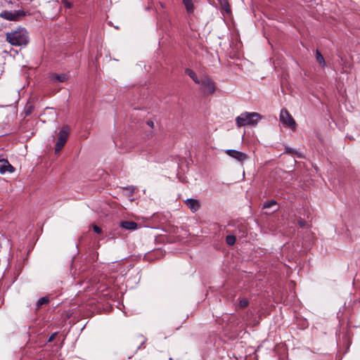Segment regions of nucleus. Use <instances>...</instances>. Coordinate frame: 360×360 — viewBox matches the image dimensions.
Wrapping results in <instances>:
<instances>
[{"label": "nucleus", "mask_w": 360, "mask_h": 360, "mask_svg": "<svg viewBox=\"0 0 360 360\" xmlns=\"http://www.w3.org/2000/svg\"><path fill=\"white\" fill-rule=\"evenodd\" d=\"M6 39L13 46L27 45L29 41L28 33L24 28L6 33Z\"/></svg>", "instance_id": "f257e3e1"}, {"label": "nucleus", "mask_w": 360, "mask_h": 360, "mask_svg": "<svg viewBox=\"0 0 360 360\" xmlns=\"http://www.w3.org/2000/svg\"><path fill=\"white\" fill-rule=\"evenodd\" d=\"M261 118L262 115L257 112H245L236 118V122L239 127L245 125H256Z\"/></svg>", "instance_id": "f03ea898"}, {"label": "nucleus", "mask_w": 360, "mask_h": 360, "mask_svg": "<svg viewBox=\"0 0 360 360\" xmlns=\"http://www.w3.org/2000/svg\"><path fill=\"white\" fill-rule=\"evenodd\" d=\"M199 84H200L201 91L205 95L213 94L217 89V84L208 75H202L200 77Z\"/></svg>", "instance_id": "7ed1b4c3"}, {"label": "nucleus", "mask_w": 360, "mask_h": 360, "mask_svg": "<svg viewBox=\"0 0 360 360\" xmlns=\"http://www.w3.org/2000/svg\"><path fill=\"white\" fill-rule=\"evenodd\" d=\"M70 132V127L68 125H64L58 134V141L55 146V153H58L65 145Z\"/></svg>", "instance_id": "20e7f679"}, {"label": "nucleus", "mask_w": 360, "mask_h": 360, "mask_svg": "<svg viewBox=\"0 0 360 360\" xmlns=\"http://www.w3.org/2000/svg\"><path fill=\"white\" fill-rule=\"evenodd\" d=\"M26 15V12L23 10L8 11L2 10L0 11V17L9 21H19Z\"/></svg>", "instance_id": "39448f33"}, {"label": "nucleus", "mask_w": 360, "mask_h": 360, "mask_svg": "<svg viewBox=\"0 0 360 360\" xmlns=\"http://www.w3.org/2000/svg\"><path fill=\"white\" fill-rule=\"evenodd\" d=\"M280 120L285 126L292 130L296 128V122L286 109H282L280 114Z\"/></svg>", "instance_id": "423d86ee"}, {"label": "nucleus", "mask_w": 360, "mask_h": 360, "mask_svg": "<svg viewBox=\"0 0 360 360\" xmlns=\"http://www.w3.org/2000/svg\"><path fill=\"white\" fill-rule=\"evenodd\" d=\"M230 157L236 159L240 162H243L246 160H248V156L246 153H244L243 152L236 150H227L225 152Z\"/></svg>", "instance_id": "0eeeda50"}, {"label": "nucleus", "mask_w": 360, "mask_h": 360, "mask_svg": "<svg viewBox=\"0 0 360 360\" xmlns=\"http://www.w3.org/2000/svg\"><path fill=\"white\" fill-rule=\"evenodd\" d=\"M186 205L193 212H197L200 207L199 200L196 199L189 198L185 201Z\"/></svg>", "instance_id": "6e6552de"}, {"label": "nucleus", "mask_w": 360, "mask_h": 360, "mask_svg": "<svg viewBox=\"0 0 360 360\" xmlns=\"http://www.w3.org/2000/svg\"><path fill=\"white\" fill-rule=\"evenodd\" d=\"M120 226L125 230L134 231L138 228V224L133 221H121Z\"/></svg>", "instance_id": "1a4fd4ad"}, {"label": "nucleus", "mask_w": 360, "mask_h": 360, "mask_svg": "<svg viewBox=\"0 0 360 360\" xmlns=\"http://www.w3.org/2000/svg\"><path fill=\"white\" fill-rule=\"evenodd\" d=\"M14 170L13 167L9 163L7 160H0V172L5 173L6 172H12Z\"/></svg>", "instance_id": "9d476101"}, {"label": "nucleus", "mask_w": 360, "mask_h": 360, "mask_svg": "<svg viewBox=\"0 0 360 360\" xmlns=\"http://www.w3.org/2000/svg\"><path fill=\"white\" fill-rule=\"evenodd\" d=\"M185 74L189 76L195 84H200V79L198 77L196 73L193 70L186 68L185 70Z\"/></svg>", "instance_id": "9b49d317"}, {"label": "nucleus", "mask_w": 360, "mask_h": 360, "mask_svg": "<svg viewBox=\"0 0 360 360\" xmlns=\"http://www.w3.org/2000/svg\"><path fill=\"white\" fill-rule=\"evenodd\" d=\"M51 78L52 79H54V80L57 81V82H63L67 80L68 76L65 74L58 75V74H54L53 73V74H52L51 75Z\"/></svg>", "instance_id": "f8f14e48"}, {"label": "nucleus", "mask_w": 360, "mask_h": 360, "mask_svg": "<svg viewBox=\"0 0 360 360\" xmlns=\"http://www.w3.org/2000/svg\"><path fill=\"white\" fill-rule=\"evenodd\" d=\"M49 299L47 297H42L37 302L36 310L39 309L42 306L49 304Z\"/></svg>", "instance_id": "ddd939ff"}, {"label": "nucleus", "mask_w": 360, "mask_h": 360, "mask_svg": "<svg viewBox=\"0 0 360 360\" xmlns=\"http://www.w3.org/2000/svg\"><path fill=\"white\" fill-rule=\"evenodd\" d=\"M188 13H193L194 7L192 0H182Z\"/></svg>", "instance_id": "4468645a"}, {"label": "nucleus", "mask_w": 360, "mask_h": 360, "mask_svg": "<svg viewBox=\"0 0 360 360\" xmlns=\"http://www.w3.org/2000/svg\"><path fill=\"white\" fill-rule=\"evenodd\" d=\"M316 59L323 68L326 65L325 59L319 50L316 51Z\"/></svg>", "instance_id": "2eb2a0df"}, {"label": "nucleus", "mask_w": 360, "mask_h": 360, "mask_svg": "<svg viewBox=\"0 0 360 360\" xmlns=\"http://www.w3.org/2000/svg\"><path fill=\"white\" fill-rule=\"evenodd\" d=\"M249 304V301L246 298H240V302L237 306V309H244Z\"/></svg>", "instance_id": "dca6fc26"}, {"label": "nucleus", "mask_w": 360, "mask_h": 360, "mask_svg": "<svg viewBox=\"0 0 360 360\" xmlns=\"http://www.w3.org/2000/svg\"><path fill=\"white\" fill-rule=\"evenodd\" d=\"M236 238L233 235H229L226 237V242L229 245H233L236 243Z\"/></svg>", "instance_id": "f3484780"}, {"label": "nucleus", "mask_w": 360, "mask_h": 360, "mask_svg": "<svg viewBox=\"0 0 360 360\" xmlns=\"http://www.w3.org/2000/svg\"><path fill=\"white\" fill-rule=\"evenodd\" d=\"M285 153L295 155L299 158L301 157V155L297 151L289 147H285Z\"/></svg>", "instance_id": "a211bd4d"}, {"label": "nucleus", "mask_w": 360, "mask_h": 360, "mask_svg": "<svg viewBox=\"0 0 360 360\" xmlns=\"http://www.w3.org/2000/svg\"><path fill=\"white\" fill-rule=\"evenodd\" d=\"M61 4L65 9H71L73 6L72 3L68 0H61Z\"/></svg>", "instance_id": "6ab92c4d"}, {"label": "nucleus", "mask_w": 360, "mask_h": 360, "mask_svg": "<svg viewBox=\"0 0 360 360\" xmlns=\"http://www.w3.org/2000/svg\"><path fill=\"white\" fill-rule=\"evenodd\" d=\"M276 204H277L276 201H275L274 200H271L270 201L265 202L263 205V208L264 209L270 208L272 206L276 205Z\"/></svg>", "instance_id": "aec40b11"}, {"label": "nucleus", "mask_w": 360, "mask_h": 360, "mask_svg": "<svg viewBox=\"0 0 360 360\" xmlns=\"http://www.w3.org/2000/svg\"><path fill=\"white\" fill-rule=\"evenodd\" d=\"M297 224H298L300 227L303 228V227L307 226V221L305 220H304L303 219L300 217L297 219Z\"/></svg>", "instance_id": "412c9836"}, {"label": "nucleus", "mask_w": 360, "mask_h": 360, "mask_svg": "<svg viewBox=\"0 0 360 360\" xmlns=\"http://www.w3.org/2000/svg\"><path fill=\"white\" fill-rule=\"evenodd\" d=\"M57 335H58V332H55L53 334H51V336L48 339V342H53L56 339Z\"/></svg>", "instance_id": "4be33fe9"}, {"label": "nucleus", "mask_w": 360, "mask_h": 360, "mask_svg": "<svg viewBox=\"0 0 360 360\" xmlns=\"http://www.w3.org/2000/svg\"><path fill=\"white\" fill-rule=\"evenodd\" d=\"M93 229H94V231L96 233H98V234H100V233H102V229H101V227H99V226H96V225H94V226H93Z\"/></svg>", "instance_id": "5701e85b"}, {"label": "nucleus", "mask_w": 360, "mask_h": 360, "mask_svg": "<svg viewBox=\"0 0 360 360\" xmlns=\"http://www.w3.org/2000/svg\"><path fill=\"white\" fill-rule=\"evenodd\" d=\"M158 4L160 5V8H161L162 9H165V8H166V4H165V3L161 2V1H159V2H158Z\"/></svg>", "instance_id": "b1692460"}, {"label": "nucleus", "mask_w": 360, "mask_h": 360, "mask_svg": "<svg viewBox=\"0 0 360 360\" xmlns=\"http://www.w3.org/2000/svg\"><path fill=\"white\" fill-rule=\"evenodd\" d=\"M146 123H147V124H148V126H150L151 128H153V127H154V122H153V121H151V120H148V121H147V122H146Z\"/></svg>", "instance_id": "393cba45"}, {"label": "nucleus", "mask_w": 360, "mask_h": 360, "mask_svg": "<svg viewBox=\"0 0 360 360\" xmlns=\"http://www.w3.org/2000/svg\"><path fill=\"white\" fill-rule=\"evenodd\" d=\"M224 10L226 13H229L231 12V8H230V6L229 5H226L225 7H224Z\"/></svg>", "instance_id": "a878e982"}]
</instances>
